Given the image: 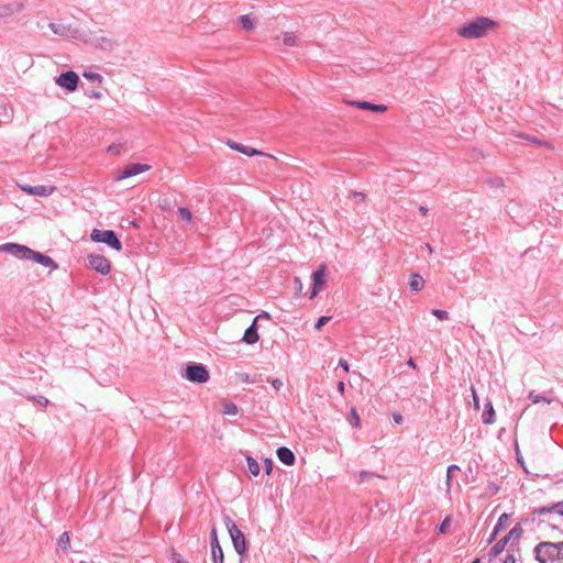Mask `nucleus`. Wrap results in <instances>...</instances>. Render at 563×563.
<instances>
[{
  "mask_svg": "<svg viewBox=\"0 0 563 563\" xmlns=\"http://www.w3.org/2000/svg\"><path fill=\"white\" fill-rule=\"evenodd\" d=\"M351 196L355 202H363L365 200V195L363 192L353 191Z\"/></svg>",
  "mask_w": 563,
  "mask_h": 563,
  "instance_id": "obj_43",
  "label": "nucleus"
},
{
  "mask_svg": "<svg viewBox=\"0 0 563 563\" xmlns=\"http://www.w3.org/2000/svg\"><path fill=\"white\" fill-rule=\"evenodd\" d=\"M503 563H516V558L514 554H507Z\"/></svg>",
  "mask_w": 563,
  "mask_h": 563,
  "instance_id": "obj_51",
  "label": "nucleus"
},
{
  "mask_svg": "<svg viewBox=\"0 0 563 563\" xmlns=\"http://www.w3.org/2000/svg\"><path fill=\"white\" fill-rule=\"evenodd\" d=\"M531 141L534 142V143H538L540 145H544V146H547L549 148H552L548 142H540V141H537V140H531Z\"/></svg>",
  "mask_w": 563,
  "mask_h": 563,
  "instance_id": "obj_56",
  "label": "nucleus"
},
{
  "mask_svg": "<svg viewBox=\"0 0 563 563\" xmlns=\"http://www.w3.org/2000/svg\"><path fill=\"white\" fill-rule=\"evenodd\" d=\"M239 22H240V25L246 30V31H251L254 29V22L252 21L251 16L245 14V15H241L239 18Z\"/></svg>",
  "mask_w": 563,
  "mask_h": 563,
  "instance_id": "obj_26",
  "label": "nucleus"
},
{
  "mask_svg": "<svg viewBox=\"0 0 563 563\" xmlns=\"http://www.w3.org/2000/svg\"><path fill=\"white\" fill-rule=\"evenodd\" d=\"M239 563H244L242 559L239 560Z\"/></svg>",
  "mask_w": 563,
  "mask_h": 563,
  "instance_id": "obj_62",
  "label": "nucleus"
},
{
  "mask_svg": "<svg viewBox=\"0 0 563 563\" xmlns=\"http://www.w3.org/2000/svg\"><path fill=\"white\" fill-rule=\"evenodd\" d=\"M423 247L427 250V252H428L429 254H433V253H434V249H433L429 243H426V244L423 245Z\"/></svg>",
  "mask_w": 563,
  "mask_h": 563,
  "instance_id": "obj_53",
  "label": "nucleus"
},
{
  "mask_svg": "<svg viewBox=\"0 0 563 563\" xmlns=\"http://www.w3.org/2000/svg\"><path fill=\"white\" fill-rule=\"evenodd\" d=\"M424 287V279L417 273H412L409 278V288L412 291H420Z\"/></svg>",
  "mask_w": 563,
  "mask_h": 563,
  "instance_id": "obj_18",
  "label": "nucleus"
},
{
  "mask_svg": "<svg viewBox=\"0 0 563 563\" xmlns=\"http://www.w3.org/2000/svg\"><path fill=\"white\" fill-rule=\"evenodd\" d=\"M268 382L276 390H279L283 387V382L278 378L268 379Z\"/></svg>",
  "mask_w": 563,
  "mask_h": 563,
  "instance_id": "obj_45",
  "label": "nucleus"
},
{
  "mask_svg": "<svg viewBox=\"0 0 563 563\" xmlns=\"http://www.w3.org/2000/svg\"><path fill=\"white\" fill-rule=\"evenodd\" d=\"M240 379L244 383H253L254 382L253 379H251L250 375L245 374V373L240 375Z\"/></svg>",
  "mask_w": 563,
  "mask_h": 563,
  "instance_id": "obj_49",
  "label": "nucleus"
},
{
  "mask_svg": "<svg viewBox=\"0 0 563 563\" xmlns=\"http://www.w3.org/2000/svg\"><path fill=\"white\" fill-rule=\"evenodd\" d=\"M230 146L247 156L261 155L262 153L255 148L239 144V143H230Z\"/></svg>",
  "mask_w": 563,
  "mask_h": 563,
  "instance_id": "obj_20",
  "label": "nucleus"
},
{
  "mask_svg": "<svg viewBox=\"0 0 563 563\" xmlns=\"http://www.w3.org/2000/svg\"><path fill=\"white\" fill-rule=\"evenodd\" d=\"M558 503L552 504L551 506L540 507L533 510V514L539 517H544L542 521L549 522L553 528H555L556 519L563 517V515L558 514L556 511L550 509L554 507Z\"/></svg>",
  "mask_w": 563,
  "mask_h": 563,
  "instance_id": "obj_13",
  "label": "nucleus"
},
{
  "mask_svg": "<svg viewBox=\"0 0 563 563\" xmlns=\"http://www.w3.org/2000/svg\"><path fill=\"white\" fill-rule=\"evenodd\" d=\"M223 521L235 551L239 555H243L247 550V543L244 533L239 529L236 523L229 516H225Z\"/></svg>",
  "mask_w": 563,
  "mask_h": 563,
  "instance_id": "obj_3",
  "label": "nucleus"
},
{
  "mask_svg": "<svg viewBox=\"0 0 563 563\" xmlns=\"http://www.w3.org/2000/svg\"><path fill=\"white\" fill-rule=\"evenodd\" d=\"M344 389H345V385H344V383H343V382H340V383L338 384V390H339V393L343 394V393H344Z\"/></svg>",
  "mask_w": 563,
  "mask_h": 563,
  "instance_id": "obj_54",
  "label": "nucleus"
},
{
  "mask_svg": "<svg viewBox=\"0 0 563 563\" xmlns=\"http://www.w3.org/2000/svg\"><path fill=\"white\" fill-rule=\"evenodd\" d=\"M18 186L23 192L31 195V196H38V197H48L56 190V187H54V186H44V185L31 186V185H22V184H19Z\"/></svg>",
  "mask_w": 563,
  "mask_h": 563,
  "instance_id": "obj_9",
  "label": "nucleus"
},
{
  "mask_svg": "<svg viewBox=\"0 0 563 563\" xmlns=\"http://www.w3.org/2000/svg\"><path fill=\"white\" fill-rule=\"evenodd\" d=\"M24 10L22 2L7 3L0 2V21H8L13 18L14 14Z\"/></svg>",
  "mask_w": 563,
  "mask_h": 563,
  "instance_id": "obj_10",
  "label": "nucleus"
},
{
  "mask_svg": "<svg viewBox=\"0 0 563 563\" xmlns=\"http://www.w3.org/2000/svg\"><path fill=\"white\" fill-rule=\"evenodd\" d=\"M393 419L397 424H400L404 421V418L400 413H393Z\"/></svg>",
  "mask_w": 563,
  "mask_h": 563,
  "instance_id": "obj_47",
  "label": "nucleus"
},
{
  "mask_svg": "<svg viewBox=\"0 0 563 563\" xmlns=\"http://www.w3.org/2000/svg\"><path fill=\"white\" fill-rule=\"evenodd\" d=\"M358 476H360V482L361 483H364L366 482L367 479L372 478V477H375L376 475L373 474V473H369V472H366V471H361L358 473Z\"/></svg>",
  "mask_w": 563,
  "mask_h": 563,
  "instance_id": "obj_40",
  "label": "nucleus"
},
{
  "mask_svg": "<svg viewBox=\"0 0 563 563\" xmlns=\"http://www.w3.org/2000/svg\"><path fill=\"white\" fill-rule=\"evenodd\" d=\"M277 457L286 465H292L295 463V455L292 451L286 446L277 449Z\"/></svg>",
  "mask_w": 563,
  "mask_h": 563,
  "instance_id": "obj_17",
  "label": "nucleus"
},
{
  "mask_svg": "<svg viewBox=\"0 0 563 563\" xmlns=\"http://www.w3.org/2000/svg\"><path fill=\"white\" fill-rule=\"evenodd\" d=\"M36 402L42 405V406H47L48 405V399L43 397V396H40L36 398Z\"/></svg>",
  "mask_w": 563,
  "mask_h": 563,
  "instance_id": "obj_50",
  "label": "nucleus"
},
{
  "mask_svg": "<svg viewBox=\"0 0 563 563\" xmlns=\"http://www.w3.org/2000/svg\"><path fill=\"white\" fill-rule=\"evenodd\" d=\"M256 322H257V318H255L253 320L252 324L244 332L243 341L246 344H254L260 339V336L257 334Z\"/></svg>",
  "mask_w": 563,
  "mask_h": 563,
  "instance_id": "obj_15",
  "label": "nucleus"
},
{
  "mask_svg": "<svg viewBox=\"0 0 563 563\" xmlns=\"http://www.w3.org/2000/svg\"><path fill=\"white\" fill-rule=\"evenodd\" d=\"M432 314L439 320H446L449 318V313L442 309H432Z\"/></svg>",
  "mask_w": 563,
  "mask_h": 563,
  "instance_id": "obj_37",
  "label": "nucleus"
},
{
  "mask_svg": "<svg viewBox=\"0 0 563 563\" xmlns=\"http://www.w3.org/2000/svg\"><path fill=\"white\" fill-rule=\"evenodd\" d=\"M93 97H95V98H100V93H99V92H95V93H93Z\"/></svg>",
  "mask_w": 563,
  "mask_h": 563,
  "instance_id": "obj_60",
  "label": "nucleus"
},
{
  "mask_svg": "<svg viewBox=\"0 0 563 563\" xmlns=\"http://www.w3.org/2000/svg\"><path fill=\"white\" fill-rule=\"evenodd\" d=\"M294 282H295V285H296V287H297L298 291H301V289H302V283H301V280H300V278L296 277Z\"/></svg>",
  "mask_w": 563,
  "mask_h": 563,
  "instance_id": "obj_52",
  "label": "nucleus"
},
{
  "mask_svg": "<svg viewBox=\"0 0 563 563\" xmlns=\"http://www.w3.org/2000/svg\"><path fill=\"white\" fill-rule=\"evenodd\" d=\"M478 562H479V560H478V559H476V560H474L472 563H478Z\"/></svg>",
  "mask_w": 563,
  "mask_h": 563,
  "instance_id": "obj_61",
  "label": "nucleus"
},
{
  "mask_svg": "<svg viewBox=\"0 0 563 563\" xmlns=\"http://www.w3.org/2000/svg\"><path fill=\"white\" fill-rule=\"evenodd\" d=\"M256 318H257V320H258L260 318H266V319H268V318H269V314H268L267 312H263V313L258 314Z\"/></svg>",
  "mask_w": 563,
  "mask_h": 563,
  "instance_id": "obj_58",
  "label": "nucleus"
},
{
  "mask_svg": "<svg viewBox=\"0 0 563 563\" xmlns=\"http://www.w3.org/2000/svg\"><path fill=\"white\" fill-rule=\"evenodd\" d=\"M496 26V22L486 16H478L456 30L459 36L466 40L484 37Z\"/></svg>",
  "mask_w": 563,
  "mask_h": 563,
  "instance_id": "obj_1",
  "label": "nucleus"
},
{
  "mask_svg": "<svg viewBox=\"0 0 563 563\" xmlns=\"http://www.w3.org/2000/svg\"><path fill=\"white\" fill-rule=\"evenodd\" d=\"M211 554H212L213 563H223L224 562L223 551H222L221 547L211 548Z\"/></svg>",
  "mask_w": 563,
  "mask_h": 563,
  "instance_id": "obj_28",
  "label": "nucleus"
},
{
  "mask_svg": "<svg viewBox=\"0 0 563 563\" xmlns=\"http://www.w3.org/2000/svg\"><path fill=\"white\" fill-rule=\"evenodd\" d=\"M30 261L35 262L42 266L48 267V268H51V271H55L58 267V265L52 257H49L43 253L36 252L34 250L32 251Z\"/></svg>",
  "mask_w": 563,
  "mask_h": 563,
  "instance_id": "obj_14",
  "label": "nucleus"
},
{
  "mask_svg": "<svg viewBox=\"0 0 563 563\" xmlns=\"http://www.w3.org/2000/svg\"><path fill=\"white\" fill-rule=\"evenodd\" d=\"M552 510L556 511L558 514L563 515V501H559L554 507L551 508Z\"/></svg>",
  "mask_w": 563,
  "mask_h": 563,
  "instance_id": "obj_46",
  "label": "nucleus"
},
{
  "mask_svg": "<svg viewBox=\"0 0 563 563\" xmlns=\"http://www.w3.org/2000/svg\"><path fill=\"white\" fill-rule=\"evenodd\" d=\"M471 393H472V397H473L474 408L476 410H478L479 409V399H478V396L476 394L474 386H471Z\"/></svg>",
  "mask_w": 563,
  "mask_h": 563,
  "instance_id": "obj_42",
  "label": "nucleus"
},
{
  "mask_svg": "<svg viewBox=\"0 0 563 563\" xmlns=\"http://www.w3.org/2000/svg\"><path fill=\"white\" fill-rule=\"evenodd\" d=\"M90 239L97 243H104L118 252L122 250V243L112 230L93 229L90 233Z\"/></svg>",
  "mask_w": 563,
  "mask_h": 563,
  "instance_id": "obj_4",
  "label": "nucleus"
},
{
  "mask_svg": "<svg viewBox=\"0 0 563 563\" xmlns=\"http://www.w3.org/2000/svg\"><path fill=\"white\" fill-rule=\"evenodd\" d=\"M108 152L113 153V154H119V151L117 150V147L114 145H110L108 147Z\"/></svg>",
  "mask_w": 563,
  "mask_h": 563,
  "instance_id": "obj_55",
  "label": "nucleus"
},
{
  "mask_svg": "<svg viewBox=\"0 0 563 563\" xmlns=\"http://www.w3.org/2000/svg\"><path fill=\"white\" fill-rule=\"evenodd\" d=\"M482 420L485 424H493L495 422V410L490 401L485 405Z\"/></svg>",
  "mask_w": 563,
  "mask_h": 563,
  "instance_id": "obj_19",
  "label": "nucleus"
},
{
  "mask_svg": "<svg viewBox=\"0 0 563 563\" xmlns=\"http://www.w3.org/2000/svg\"><path fill=\"white\" fill-rule=\"evenodd\" d=\"M99 46H100L101 48H103V49H108V51H110V49H112V48H113L114 43H113V41H112L111 38H108V37H103V36H102V37L99 40Z\"/></svg>",
  "mask_w": 563,
  "mask_h": 563,
  "instance_id": "obj_34",
  "label": "nucleus"
},
{
  "mask_svg": "<svg viewBox=\"0 0 563 563\" xmlns=\"http://www.w3.org/2000/svg\"><path fill=\"white\" fill-rule=\"evenodd\" d=\"M450 525H451V519L450 517H446L439 526V532L440 533H445L448 531V529L450 528Z\"/></svg>",
  "mask_w": 563,
  "mask_h": 563,
  "instance_id": "obj_39",
  "label": "nucleus"
},
{
  "mask_svg": "<svg viewBox=\"0 0 563 563\" xmlns=\"http://www.w3.org/2000/svg\"><path fill=\"white\" fill-rule=\"evenodd\" d=\"M265 473L269 475L273 471V461L271 459L264 460Z\"/></svg>",
  "mask_w": 563,
  "mask_h": 563,
  "instance_id": "obj_44",
  "label": "nucleus"
},
{
  "mask_svg": "<svg viewBox=\"0 0 563 563\" xmlns=\"http://www.w3.org/2000/svg\"><path fill=\"white\" fill-rule=\"evenodd\" d=\"M238 407L233 402H228L224 405L223 413L228 416H235L238 413Z\"/></svg>",
  "mask_w": 563,
  "mask_h": 563,
  "instance_id": "obj_33",
  "label": "nucleus"
},
{
  "mask_svg": "<svg viewBox=\"0 0 563 563\" xmlns=\"http://www.w3.org/2000/svg\"><path fill=\"white\" fill-rule=\"evenodd\" d=\"M88 263L91 268L96 272L108 275L111 271V264L108 258L100 254H90L88 255Z\"/></svg>",
  "mask_w": 563,
  "mask_h": 563,
  "instance_id": "obj_7",
  "label": "nucleus"
},
{
  "mask_svg": "<svg viewBox=\"0 0 563 563\" xmlns=\"http://www.w3.org/2000/svg\"><path fill=\"white\" fill-rule=\"evenodd\" d=\"M460 471V467L455 464H452L446 470V490L449 492L452 486V477L453 473Z\"/></svg>",
  "mask_w": 563,
  "mask_h": 563,
  "instance_id": "obj_27",
  "label": "nucleus"
},
{
  "mask_svg": "<svg viewBox=\"0 0 563 563\" xmlns=\"http://www.w3.org/2000/svg\"><path fill=\"white\" fill-rule=\"evenodd\" d=\"M349 421L353 427H360L361 419L355 408L351 409Z\"/></svg>",
  "mask_w": 563,
  "mask_h": 563,
  "instance_id": "obj_31",
  "label": "nucleus"
},
{
  "mask_svg": "<svg viewBox=\"0 0 563 563\" xmlns=\"http://www.w3.org/2000/svg\"><path fill=\"white\" fill-rule=\"evenodd\" d=\"M520 534H521V529L515 527L504 537V539H507V542H509L511 539H519Z\"/></svg>",
  "mask_w": 563,
  "mask_h": 563,
  "instance_id": "obj_35",
  "label": "nucleus"
},
{
  "mask_svg": "<svg viewBox=\"0 0 563 563\" xmlns=\"http://www.w3.org/2000/svg\"><path fill=\"white\" fill-rule=\"evenodd\" d=\"M247 470L253 476H257L261 472L258 462L252 456L246 457Z\"/></svg>",
  "mask_w": 563,
  "mask_h": 563,
  "instance_id": "obj_24",
  "label": "nucleus"
},
{
  "mask_svg": "<svg viewBox=\"0 0 563 563\" xmlns=\"http://www.w3.org/2000/svg\"><path fill=\"white\" fill-rule=\"evenodd\" d=\"M407 363H408L409 366H411L413 368L416 367V363H415V361L412 358H409Z\"/></svg>",
  "mask_w": 563,
  "mask_h": 563,
  "instance_id": "obj_59",
  "label": "nucleus"
},
{
  "mask_svg": "<svg viewBox=\"0 0 563 563\" xmlns=\"http://www.w3.org/2000/svg\"><path fill=\"white\" fill-rule=\"evenodd\" d=\"M509 515L507 514H503L499 519H498V522L496 523L495 528H494V532H493V537H495L503 528L504 526L506 525V522L509 520Z\"/></svg>",
  "mask_w": 563,
  "mask_h": 563,
  "instance_id": "obj_29",
  "label": "nucleus"
},
{
  "mask_svg": "<svg viewBox=\"0 0 563 563\" xmlns=\"http://www.w3.org/2000/svg\"><path fill=\"white\" fill-rule=\"evenodd\" d=\"M57 545L63 550L67 551L70 547V538L68 532L62 533L57 539Z\"/></svg>",
  "mask_w": 563,
  "mask_h": 563,
  "instance_id": "obj_25",
  "label": "nucleus"
},
{
  "mask_svg": "<svg viewBox=\"0 0 563 563\" xmlns=\"http://www.w3.org/2000/svg\"><path fill=\"white\" fill-rule=\"evenodd\" d=\"M280 38L283 44L289 47L296 46L298 43V36L292 32H285Z\"/></svg>",
  "mask_w": 563,
  "mask_h": 563,
  "instance_id": "obj_21",
  "label": "nucleus"
},
{
  "mask_svg": "<svg viewBox=\"0 0 563 563\" xmlns=\"http://www.w3.org/2000/svg\"><path fill=\"white\" fill-rule=\"evenodd\" d=\"M339 366L342 367L345 372H349V363L345 360L340 358Z\"/></svg>",
  "mask_w": 563,
  "mask_h": 563,
  "instance_id": "obj_48",
  "label": "nucleus"
},
{
  "mask_svg": "<svg viewBox=\"0 0 563 563\" xmlns=\"http://www.w3.org/2000/svg\"><path fill=\"white\" fill-rule=\"evenodd\" d=\"M148 169L150 166L145 164H131L118 173L115 180H122L132 176H136L141 173L147 172Z\"/></svg>",
  "mask_w": 563,
  "mask_h": 563,
  "instance_id": "obj_12",
  "label": "nucleus"
},
{
  "mask_svg": "<svg viewBox=\"0 0 563 563\" xmlns=\"http://www.w3.org/2000/svg\"><path fill=\"white\" fill-rule=\"evenodd\" d=\"M325 265L321 264L312 274V289L310 294V298H314L318 296L321 287L325 283Z\"/></svg>",
  "mask_w": 563,
  "mask_h": 563,
  "instance_id": "obj_11",
  "label": "nucleus"
},
{
  "mask_svg": "<svg viewBox=\"0 0 563 563\" xmlns=\"http://www.w3.org/2000/svg\"><path fill=\"white\" fill-rule=\"evenodd\" d=\"M352 106H355L358 109L371 110L374 112H385L387 110V106L385 104H375L368 101H353Z\"/></svg>",
  "mask_w": 563,
  "mask_h": 563,
  "instance_id": "obj_16",
  "label": "nucleus"
},
{
  "mask_svg": "<svg viewBox=\"0 0 563 563\" xmlns=\"http://www.w3.org/2000/svg\"><path fill=\"white\" fill-rule=\"evenodd\" d=\"M533 555L539 563H553L563 561V541H543L533 549Z\"/></svg>",
  "mask_w": 563,
  "mask_h": 563,
  "instance_id": "obj_2",
  "label": "nucleus"
},
{
  "mask_svg": "<svg viewBox=\"0 0 563 563\" xmlns=\"http://www.w3.org/2000/svg\"><path fill=\"white\" fill-rule=\"evenodd\" d=\"M32 251H33L32 249H30L25 245H22V244H18V243L0 244V252L10 254L20 260H29L30 261Z\"/></svg>",
  "mask_w": 563,
  "mask_h": 563,
  "instance_id": "obj_6",
  "label": "nucleus"
},
{
  "mask_svg": "<svg viewBox=\"0 0 563 563\" xmlns=\"http://www.w3.org/2000/svg\"><path fill=\"white\" fill-rule=\"evenodd\" d=\"M507 539L501 538L499 541H497L494 547L490 549L489 555L493 558L498 556L505 549L507 544Z\"/></svg>",
  "mask_w": 563,
  "mask_h": 563,
  "instance_id": "obj_23",
  "label": "nucleus"
},
{
  "mask_svg": "<svg viewBox=\"0 0 563 563\" xmlns=\"http://www.w3.org/2000/svg\"><path fill=\"white\" fill-rule=\"evenodd\" d=\"M529 399L532 401V404H539V402H547L551 404V399H547L545 397L536 394L534 391H530Z\"/></svg>",
  "mask_w": 563,
  "mask_h": 563,
  "instance_id": "obj_30",
  "label": "nucleus"
},
{
  "mask_svg": "<svg viewBox=\"0 0 563 563\" xmlns=\"http://www.w3.org/2000/svg\"><path fill=\"white\" fill-rule=\"evenodd\" d=\"M419 211H420V213H421V214L426 216V214H427V212H428V208H427V207H423V206H420V207H419Z\"/></svg>",
  "mask_w": 563,
  "mask_h": 563,
  "instance_id": "obj_57",
  "label": "nucleus"
},
{
  "mask_svg": "<svg viewBox=\"0 0 563 563\" xmlns=\"http://www.w3.org/2000/svg\"><path fill=\"white\" fill-rule=\"evenodd\" d=\"M186 378L192 383H207L210 378L207 367L202 364L192 363L186 368Z\"/></svg>",
  "mask_w": 563,
  "mask_h": 563,
  "instance_id": "obj_5",
  "label": "nucleus"
},
{
  "mask_svg": "<svg viewBox=\"0 0 563 563\" xmlns=\"http://www.w3.org/2000/svg\"><path fill=\"white\" fill-rule=\"evenodd\" d=\"M218 547H220V543L218 540L217 530H216V528H212V530H211V548H218Z\"/></svg>",
  "mask_w": 563,
  "mask_h": 563,
  "instance_id": "obj_41",
  "label": "nucleus"
},
{
  "mask_svg": "<svg viewBox=\"0 0 563 563\" xmlns=\"http://www.w3.org/2000/svg\"><path fill=\"white\" fill-rule=\"evenodd\" d=\"M55 82H56V85H58L62 88H65L68 91H74L77 89V86L79 82V77L75 71L69 70V71L60 74L55 79Z\"/></svg>",
  "mask_w": 563,
  "mask_h": 563,
  "instance_id": "obj_8",
  "label": "nucleus"
},
{
  "mask_svg": "<svg viewBox=\"0 0 563 563\" xmlns=\"http://www.w3.org/2000/svg\"><path fill=\"white\" fill-rule=\"evenodd\" d=\"M84 77L90 81H93V82H101L102 80V77L100 74L98 73H92V71H85L84 73Z\"/></svg>",
  "mask_w": 563,
  "mask_h": 563,
  "instance_id": "obj_36",
  "label": "nucleus"
},
{
  "mask_svg": "<svg viewBox=\"0 0 563 563\" xmlns=\"http://www.w3.org/2000/svg\"><path fill=\"white\" fill-rule=\"evenodd\" d=\"M178 216L180 219L187 221V222H191L192 220V216H191V212L189 209L185 208V207H181L178 209Z\"/></svg>",
  "mask_w": 563,
  "mask_h": 563,
  "instance_id": "obj_32",
  "label": "nucleus"
},
{
  "mask_svg": "<svg viewBox=\"0 0 563 563\" xmlns=\"http://www.w3.org/2000/svg\"><path fill=\"white\" fill-rule=\"evenodd\" d=\"M331 320V317L330 316H322L318 319V321L316 322L314 324V328L317 330H320L327 322H329Z\"/></svg>",
  "mask_w": 563,
  "mask_h": 563,
  "instance_id": "obj_38",
  "label": "nucleus"
},
{
  "mask_svg": "<svg viewBox=\"0 0 563 563\" xmlns=\"http://www.w3.org/2000/svg\"><path fill=\"white\" fill-rule=\"evenodd\" d=\"M48 27L52 30L53 33L60 35V36H67L69 33V27H67L64 24L49 23Z\"/></svg>",
  "mask_w": 563,
  "mask_h": 563,
  "instance_id": "obj_22",
  "label": "nucleus"
}]
</instances>
